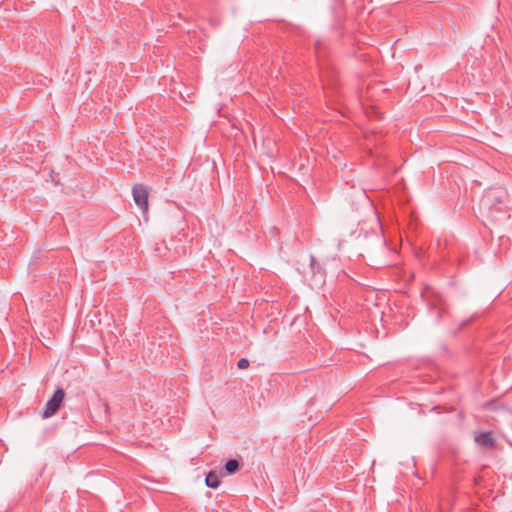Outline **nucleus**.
I'll use <instances>...</instances> for the list:
<instances>
[{
	"label": "nucleus",
	"mask_w": 512,
	"mask_h": 512,
	"mask_svg": "<svg viewBox=\"0 0 512 512\" xmlns=\"http://www.w3.org/2000/svg\"><path fill=\"white\" fill-rule=\"evenodd\" d=\"M65 397L64 390L62 388L56 389L52 397L47 401L45 409L42 414V418L47 419L53 416L60 408Z\"/></svg>",
	"instance_id": "nucleus-1"
},
{
	"label": "nucleus",
	"mask_w": 512,
	"mask_h": 512,
	"mask_svg": "<svg viewBox=\"0 0 512 512\" xmlns=\"http://www.w3.org/2000/svg\"><path fill=\"white\" fill-rule=\"evenodd\" d=\"M133 199L136 205L146 212L148 209V190L143 184H136L132 189Z\"/></svg>",
	"instance_id": "nucleus-2"
},
{
	"label": "nucleus",
	"mask_w": 512,
	"mask_h": 512,
	"mask_svg": "<svg viewBox=\"0 0 512 512\" xmlns=\"http://www.w3.org/2000/svg\"><path fill=\"white\" fill-rule=\"evenodd\" d=\"M474 441L482 447L494 446V439L490 431L475 433Z\"/></svg>",
	"instance_id": "nucleus-3"
},
{
	"label": "nucleus",
	"mask_w": 512,
	"mask_h": 512,
	"mask_svg": "<svg viewBox=\"0 0 512 512\" xmlns=\"http://www.w3.org/2000/svg\"><path fill=\"white\" fill-rule=\"evenodd\" d=\"M205 483H206V485H207L209 488L216 489V488L220 485V480H219L218 475H217L215 472L210 471V472L206 475Z\"/></svg>",
	"instance_id": "nucleus-4"
},
{
	"label": "nucleus",
	"mask_w": 512,
	"mask_h": 512,
	"mask_svg": "<svg viewBox=\"0 0 512 512\" xmlns=\"http://www.w3.org/2000/svg\"><path fill=\"white\" fill-rule=\"evenodd\" d=\"M240 469V463L236 459H229L225 464V470L229 475L236 473Z\"/></svg>",
	"instance_id": "nucleus-5"
},
{
	"label": "nucleus",
	"mask_w": 512,
	"mask_h": 512,
	"mask_svg": "<svg viewBox=\"0 0 512 512\" xmlns=\"http://www.w3.org/2000/svg\"><path fill=\"white\" fill-rule=\"evenodd\" d=\"M315 53L318 58H321L324 55V50L326 48V42L324 40L318 39L314 43Z\"/></svg>",
	"instance_id": "nucleus-6"
},
{
	"label": "nucleus",
	"mask_w": 512,
	"mask_h": 512,
	"mask_svg": "<svg viewBox=\"0 0 512 512\" xmlns=\"http://www.w3.org/2000/svg\"><path fill=\"white\" fill-rule=\"evenodd\" d=\"M310 265H311V269L314 273H315V270L317 269V273L320 274V278L322 279L324 276V273L321 272V267L313 255L310 256Z\"/></svg>",
	"instance_id": "nucleus-7"
},
{
	"label": "nucleus",
	"mask_w": 512,
	"mask_h": 512,
	"mask_svg": "<svg viewBox=\"0 0 512 512\" xmlns=\"http://www.w3.org/2000/svg\"><path fill=\"white\" fill-rule=\"evenodd\" d=\"M237 367L239 369H246L249 367V360L246 359V358H241L238 363H237Z\"/></svg>",
	"instance_id": "nucleus-8"
},
{
	"label": "nucleus",
	"mask_w": 512,
	"mask_h": 512,
	"mask_svg": "<svg viewBox=\"0 0 512 512\" xmlns=\"http://www.w3.org/2000/svg\"><path fill=\"white\" fill-rule=\"evenodd\" d=\"M490 203H491V195L488 194L486 195L482 200H481V205L483 207H489L490 206Z\"/></svg>",
	"instance_id": "nucleus-9"
},
{
	"label": "nucleus",
	"mask_w": 512,
	"mask_h": 512,
	"mask_svg": "<svg viewBox=\"0 0 512 512\" xmlns=\"http://www.w3.org/2000/svg\"><path fill=\"white\" fill-rule=\"evenodd\" d=\"M104 410H105L106 414H109L110 408H109V404L107 402L104 403Z\"/></svg>",
	"instance_id": "nucleus-10"
}]
</instances>
